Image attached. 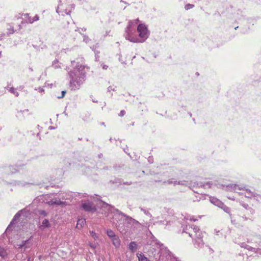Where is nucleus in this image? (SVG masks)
Returning <instances> with one entry per match:
<instances>
[{
    "label": "nucleus",
    "mask_w": 261,
    "mask_h": 261,
    "mask_svg": "<svg viewBox=\"0 0 261 261\" xmlns=\"http://www.w3.org/2000/svg\"><path fill=\"white\" fill-rule=\"evenodd\" d=\"M107 234L110 239L114 238L115 236H116L115 232L111 229H108L107 230Z\"/></svg>",
    "instance_id": "nucleus-29"
},
{
    "label": "nucleus",
    "mask_w": 261,
    "mask_h": 261,
    "mask_svg": "<svg viewBox=\"0 0 261 261\" xmlns=\"http://www.w3.org/2000/svg\"><path fill=\"white\" fill-rule=\"evenodd\" d=\"M254 199L256 200L258 202L261 203V195L256 193Z\"/></svg>",
    "instance_id": "nucleus-34"
},
{
    "label": "nucleus",
    "mask_w": 261,
    "mask_h": 261,
    "mask_svg": "<svg viewBox=\"0 0 261 261\" xmlns=\"http://www.w3.org/2000/svg\"><path fill=\"white\" fill-rule=\"evenodd\" d=\"M50 227V224L49 223V221L46 219H45L42 221V224L40 226L41 229H44V228H49Z\"/></svg>",
    "instance_id": "nucleus-21"
},
{
    "label": "nucleus",
    "mask_w": 261,
    "mask_h": 261,
    "mask_svg": "<svg viewBox=\"0 0 261 261\" xmlns=\"http://www.w3.org/2000/svg\"><path fill=\"white\" fill-rule=\"evenodd\" d=\"M238 28V27H236V28H235V29L236 30Z\"/></svg>",
    "instance_id": "nucleus-64"
},
{
    "label": "nucleus",
    "mask_w": 261,
    "mask_h": 261,
    "mask_svg": "<svg viewBox=\"0 0 261 261\" xmlns=\"http://www.w3.org/2000/svg\"><path fill=\"white\" fill-rule=\"evenodd\" d=\"M90 246L92 248H94V246L93 245H90Z\"/></svg>",
    "instance_id": "nucleus-61"
},
{
    "label": "nucleus",
    "mask_w": 261,
    "mask_h": 261,
    "mask_svg": "<svg viewBox=\"0 0 261 261\" xmlns=\"http://www.w3.org/2000/svg\"><path fill=\"white\" fill-rule=\"evenodd\" d=\"M219 207L223 209L224 210V211L227 213L229 214L230 212V208L228 207V206H226L225 205H224L223 203V206H219Z\"/></svg>",
    "instance_id": "nucleus-31"
},
{
    "label": "nucleus",
    "mask_w": 261,
    "mask_h": 261,
    "mask_svg": "<svg viewBox=\"0 0 261 261\" xmlns=\"http://www.w3.org/2000/svg\"><path fill=\"white\" fill-rule=\"evenodd\" d=\"M24 16L25 18H27V21L28 22V18H29V17H30L29 16V14L28 13H25L24 14Z\"/></svg>",
    "instance_id": "nucleus-45"
},
{
    "label": "nucleus",
    "mask_w": 261,
    "mask_h": 261,
    "mask_svg": "<svg viewBox=\"0 0 261 261\" xmlns=\"http://www.w3.org/2000/svg\"><path fill=\"white\" fill-rule=\"evenodd\" d=\"M36 90H38L40 93H43L44 92V90L42 87H39L38 89L36 88Z\"/></svg>",
    "instance_id": "nucleus-42"
},
{
    "label": "nucleus",
    "mask_w": 261,
    "mask_h": 261,
    "mask_svg": "<svg viewBox=\"0 0 261 261\" xmlns=\"http://www.w3.org/2000/svg\"><path fill=\"white\" fill-rule=\"evenodd\" d=\"M241 204H242V206L243 207H244L245 209L249 210L251 214H253L254 213V211L251 207H250L248 205V204H247L246 203H242Z\"/></svg>",
    "instance_id": "nucleus-30"
},
{
    "label": "nucleus",
    "mask_w": 261,
    "mask_h": 261,
    "mask_svg": "<svg viewBox=\"0 0 261 261\" xmlns=\"http://www.w3.org/2000/svg\"><path fill=\"white\" fill-rule=\"evenodd\" d=\"M210 201L212 203L218 207L223 206V202L216 197H210Z\"/></svg>",
    "instance_id": "nucleus-17"
},
{
    "label": "nucleus",
    "mask_w": 261,
    "mask_h": 261,
    "mask_svg": "<svg viewBox=\"0 0 261 261\" xmlns=\"http://www.w3.org/2000/svg\"><path fill=\"white\" fill-rule=\"evenodd\" d=\"M223 189L227 191H233L239 193L240 195H244L247 198H254L256 193L245 187H242L237 184H229L224 186Z\"/></svg>",
    "instance_id": "nucleus-3"
},
{
    "label": "nucleus",
    "mask_w": 261,
    "mask_h": 261,
    "mask_svg": "<svg viewBox=\"0 0 261 261\" xmlns=\"http://www.w3.org/2000/svg\"><path fill=\"white\" fill-rule=\"evenodd\" d=\"M83 41L86 43H88L90 41V39L87 36L85 35H83Z\"/></svg>",
    "instance_id": "nucleus-37"
},
{
    "label": "nucleus",
    "mask_w": 261,
    "mask_h": 261,
    "mask_svg": "<svg viewBox=\"0 0 261 261\" xmlns=\"http://www.w3.org/2000/svg\"><path fill=\"white\" fill-rule=\"evenodd\" d=\"M240 246L242 248H245V249H246L247 250H248L249 251H253L254 252H257V250H258L257 249H256V248H253V247H252L247 245L245 243H241L240 244Z\"/></svg>",
    "instance_id": "nucleus-18"
},
{
    "label": "nucleus",
    "mask_w": 261,
    "mask_h": 261,
    "mask_svg": "<svg viewBox=\"0 0 261 261\" xmlns=\"http://www.w3.org/2000/svg\"><path fill=\"white\" fill-rule=\"evenodd\" d=\"M119 222L122 224H123V222L127 223L128 224L130 225V227L133 229V230H140L142 226V224L138 221L122 212L120 215ZM123 225H124V224Z\"/></svg>",
    "instance_id": "nucleus-6"
},
{
    "label": "nucleus",
    "mask_w": 261,
    "mask_h": 261,
    "mask_svg": "<svg viewBox=\"0 0 261 261\" xmlns=\"http://www.w3.org/2000/svg\"><path fill=\"white\" fill-rule=\"evenodd\" d=\"M193 187L198 188H203L204 189L210 188L211 187L210 184L208 182H194L193 183Z\"/></svg>",
    "instance_id": "nucleus-14"
},
{
    "label": "nucleus",
    "mask_w": 261,
    "mask_h": 261,
    "mask_svg": "<svg viewBox=\"0 0 261 261\" xmlns=\"http://www.w3.org/2000/svg\"><path fill=\"white\" fill-rule=\"evenodd\" d=\"M81 207L84 211L87 212L95 213L97 211L95 204L89 200H82L81 201Z\"/></svg>",
    "instance_id": "nucleus-9"
},
{
    "label": "nucleus",
    "mask_w": 261,
    "mask_h": 261,
    "mask_svg": "<svg viewBox=\"0 0 261 261\" xmlns=\"http://www.w3.org/2000/svg\"><path fill=\"white\" fill-rule=\"evenodd\" d=\"M72 69L67 67V76L69 80V86L72 90L80 89L81 85L84 84L86 78V73L89 68L75 61H71Z\"/></svg>",
    "instance_id": "nucleus-1"
},
{
    "label": "nucleus",
    "mask_w": 261,
    "mask_h": 261,
    "mask_svg": "<svg viewBox=\"0 0 261 261\" xmlns=\"http://www.w3.org/2000/svg\"><path fill=\"white\" fill-rule=\"evenodd\" d=\"M131 21L133 22V24H132V26H133L134 25V23L137 24L138 23V22L139 21V19H137L134 20V21Z\"/></svg>",
    "instance_id": "nucleus-48"
},
{
    "label": "nucleus",
    "mask_w": 261,
    "mask_h": 261,
    "mask_svg": "<svg viewBox=\"0 0 261 261\" xmlns=\"http://www.w3.org/2000/svg\"><path fill=\"white\" fill-rule=\"evenodd\" d=\"M133 22L129 21L128 26L125 29L124 36L126 40L130 42H134L131 39L132 38H139L136 34V28L132 27Z\"/></svg>",
    "instance_id": "nucleus-8"
},
{
    "label": "nucleus",
    "mask_w": 261,
    "mask_h": 261,
    "mask_svg": "<svg viewBox=\"0 0 261 261\" xmlns=\"http://www.w3.org/2000/svg\"><path fill=\"white\" fill-rule=\"evenodd\" d=\"M59 4L58 5V7L56 9V12L59 15H64V14L69 15L71 12L70 10H68L67 8H65L64 6V4L62 3L61 0L59 1Z\"/></svg>",
    "instance_id": "nucleus-10"
},
{
    "label": "nucleus",
    "mask_w": 261,
    "mask_h": 261,
    "mask_svg": "<svg viewBox=\"0 0 261 261\" xmlns=\"http://www.w3.org/2000/svg\"><path fill=\"white\" fill-rule=\"evenodd\" d=\"M108 91L110 92L111 91H114V88H113L112 86H109L108 88Z\"/></svg>",
    "instance_id": "nucleus-47"
},
{
    "label": "nucleus",
    "mask_w": 261,
    "mask_h": 261,
    "mask_svg": "<svg viewBox=\"0 0 261 261\" xmlns=\"http://www.w3.org/2000/svg\"><path fill=\"white\" fill-rule=\"evenodd\" d=\"M125 111L124 110H121L119 114V116L120 117H122L125 115Z\"/></svg>",
    "instance_id": "nucleus-43"
},
{
    "label": "nucleus",
    "mask_w": 261,
    "mask_h": 261,
    "mask_svg": "<svg viewBox=\"0 0 261 261\" xmlns=\"http://www.w3.org/2000/svg\"><path fill=\"white\" fill-rule=\"evenodd\" d=\"M140 209L142 212H143L144 213V214L145 215H146L150 217H152L151 214L150 213V212L148 211L145 210V208H144L143 207H140Z\"/></svg>",
    "instance_id": "nucleus-32"
},
{
    "label": "nucleus",
    "mask_w": 261,
    "mask_h": 261,
    "mask_svg": "<svg viewBox=\"0 0 261 261\" xmlns=\"http://www.w3.org/2000/svg\"><path fill=\"white\" fill-rule=\"evenodd\" d=\"M72 198L71 192H65L59 194V199L62 201L64 200H69Z\"/></svg>",
    "instance_id": "nucleus-15"
},
{
    "label": "nucleus",
    "mask_w": 261,
    "mask_h": 261,
    "mask_svg": "<svg viewBox=\"0 0 261 261\" xmlns=\"http://www.w3.org/2000/svg\"><path fill=\"white\" fill-rule=\"evenodd\" d=\"M86 220L85 219H80L77 220L76 228L78 229H80L83 227V226L85 224Z\"/></svg>",
    "instance_id": "nucleus-24"
},
{
    "label": "nucleus",
    "mask_w": 261,
    "mask_h": 261,
    "mask_svg": "<svg viewBox=\"0 0 261 261\" xmlns=\"http://www.w3.org/2000/svg\"><path fill=\"white\" fill-rule=\"evenodd\" d=\"M25 244H29V240L22 241L20 244H17V246L19 249H24Z\"/></svg>",
    "instance_id": "nucleus-26"
},
{
    "label": "nucleus",
    "mask_w": 261,
    "mask_h": 261,
    "mask_svg": "<svg viewBox=\"0 0 261 261\" xmlns=\"http://www.w3.org/2000/svg\"><path fill=\"white\" fill-rule=\"evenodd\" d=\"M39 20V16L38 15H36L34 17H29L28 22L30 23H33L34 22Z\"/></svg>",
    "instance_id": "nucleus-25"
},
{
    "label": "nucleus",
    "mask_w": 261,
    "mask_h": 261,
    "mask_svg": "<svg viewBox=\"0 0 261 261\" xmlns=\"http://www.w3.org/2000/svg\"><path fill=\"white\" fill-rule=\"evenodd\" d=\"M8 255V252L4 247L0 246V256L4 259L7 258Z\"/></svg>",
    "instance_id": "nucleus-20"
},
{
    "label": "nucleus",
    "mask_w": 261,
    "mask_h": 261,
    "mask_svg": "<svg viewBox=\"0 0 261 261\" xmlns=\"http://www.w3.org/2000/svg\"><path fill=\"white\" fill-rule=\"evenodd\" d=\"M53 66L55 68H60V66L59 65V61L58 60H55L53 62V64H52Z\"/></svg>",
    "instance_id": "nucleus-33"
},
{
    "label": "nucleus",
    "mask_w": 261,
    "mask_h": 261,
    "mask_svg": "<svg viewBox=\"0 0 261 261\" xmlns=\"http://www.w3.org/2000/svg\"><path fill=\"white\" fill-rule=\"evenodd\" d=\"M137 31L139 33V38H132L134 43L144 42L149 37V32L147 26L144 24H139L137 27Z\"/></svg>",
    "instance_id": "nucleus-5"
},
{
    "label": "nucleus",
    "mask_w": 261,
    "mask_h": 261,
    "mask_svg": "<svg viewBox=\"0 0 261 261\" xmlns=\"http://www.w3.org/2000/svg\"><path fill=\"white\" fill-rule=\"evenodd\" d=\"M66 93V91H62V93H61V96H58L57 97L58 98H62L63 97H64V96H65V94Z\"/></svg>",
    "instance_id": "nucleus-41"
},
{
    "label": "nucleus",
    "mask_w": 261,
    "mask_h": 261,
    "mask_svg": "<svg viewBox=\"0 0 261 261\" xmlns=\"http://www.w3.org/2000/svg\"><path fill=\"white\" fill-rule=\"evenodd\" d=\"M189 220L190 221H196V219H194L193 218H191L190 217V218L189 219Z\"/></svg>",
    "instance_id": "nucleus-53"
},
{
    "label": "nucleus",
    "mask_w": 261,
    "mask_h": 261,
    "mask_svg": "<svg viewBox=\"0 0 261 261\" xmlns=\"http://www.w3.org/2000/svg\"><path fill=\"white\" fill-rule=\"evenodd\" d=\"M101 125H105V123L104 122H102V123H101Z\"/></svg>",
    "instance_id": "nucleus-62"
},
{
    "label": "nucleus",
    "mask_w": 261,
    "mask_h": 261,
    "mask_svg": "<svg viewBox=\"0 0 261 261\" xmlns=\"http://www.w3.org/2000/svg\"><path fill=\"white\" fill-rule=\"evenodd\" d=\"M185 181H177L176 180H174L173 178L169 179L166 181H164V184H174V185H185Z\"/></svg>",
    "instance_id": "nucleus-16"
},
{
    "label": "nucleus",
    "mask_w": 261,
    "mask_h": 261,
    "mask_svg": "<svg viewBox=\"0 0 261 261\" xmlns=\"http://www.w3.org/2000/svg\"><path fill=\"white\" fill-rule=\"evenodd\" d=\"M30 247V244H25V245L24 246V251L26 249H28Z\"/></svg>",
    "instance_id": "nucleus-46"
},
{
    "label": "nucleus",
    "mask_w": 261,
    "mask_h": 261,
    "mask_svg": "<svg viewBox=\"0 0 261 261\" xmlns=\"http://www.w3.org/2000/svg\"><path fill=\"white\" fill-rule=\"evenodd\" d=\"M132 182H124L123 184L124 185H130L132 184Z\"/></svg>",
    "instance_id": "nucleus-50"
},
{
    "label": "nucleus",
    "mask_w": 261,
    "mask_h": 261,
    "mask_svg": "<svg viewBox=\"0 0 261 261\" xmlns=\"http://www.w3.org/2000/svg\"><path fill=\"white\" fill-rule=\"evenodd\" d=\"M21 211H19L18 213H17L14 216L12 221L11 222L9 225L8 226L6 232H8L9 231H11L12 230V228L13 227V225L15 224L16 221L19 219V218L20 216V213Z\"/></svg>",
    "instance_id": "nucleus-13"
},
{
    "label": "nucleus",
    "mask_w": 261,
    "mask_h": 261,
    "mask_svg": "<svg viewBox=\"0 0 261 261\" xmlns=\"http://www.w3.org/2000/svg\"><path fill=\"white\" fill-rule=\"evenodd\" d=\"M148 161L149 163L151 164L153 163V158L152 157H151V156H149L148 159Z\"/></svg>",
    "instance_id": "nucleus-44"
},
{
    "label": "nucleus",
    "mask_w": 261,
    "mask_h": 261,
    "mask_svg": "<svg viewBox=\"0 0 261 261\" xmlns=\"http://www.w3.org/2000/svg\"><path fill=\"white\" fill-rule=\"evenodd\" d=\"M188 114H189V116H190V117H191V116H192V113H191L189 112V113H188Z\"/></svg>",
    "instance_id": "nucleus-56"
},
{
    "label": "nucleus",
    "mask_w": 261,
    "mask_h": 261,
    "mask_svg": "<svg viewBox=\"0 0 261 261\" xmlns=\"http://www.w3.org/2000/svg\"><path fill=\"white\" fill-rule=\"evenodd\" d=\"M98 207L100 208L99 213L106 217H109L121 233H123L125 231L124 226H123L122 223L119 222L122 213L121 211L116 208L114 206L102 201H100L98 205Z\"/></svg>",
    "instance_id": "nucleus-2"
},
{
    "label": "nucleus",
    "mask_w": 261,
    "mask_h": 261,
    "mask_svg": "<svg viewBox=\"0 0 261 261\" xmlns=\"http://www.w3.org/2000/svg\"><path fill=\"white\" fill-rule=\"evenodd\" d=\"M8 32L7 33L8 35L12 34L14 32L13 27H10V28H8Z\"/></svg>",
    "instance_id": "nucleus-39"
},
{
    "label": "nucleus",
    "mask_w": 261,
    "mask_h": 261,
    "mask_svg": "<svg viewBox=\"0 0 261 261\" xmlns=\"http://www.w3.org/2000/svg\"><path fill=\"white\" fill-rule=\"evenodd\" d=\"M55 127H54V126H50L49 127V129H55Z\"/></svg>",
    "instance_id": "nucleus-52"
},
{
    "label": "nucleus",
    "mask_w": 261,
    "mask_h": 261,
    "mask_svg": "<svg viewBox=\"0 0 261 261\" xmlns=\"http://www.w3.org/2000/svg\"><path fill=\"white\" fill-rule=\"evenodd\" d=\"M139 108L142 111H143L144 110L143 109H142L139 106Z\"/></svg>",
    "instance_id": "nucleus-58"
},
{
    "label": "nucleus",
    "mask_w": 261,
    "mask_h": 261,
    "mask_svg": "<svg viewBox=\"0 0 261 261\" xmlns=\"http://www.w3.org/2000/svg\"><path fill=\"white\" fill-rule=\"evenodd\" d=\"M38 214L40 215V216H43V217H45L47 215V213L45 211H43V210L39 211Z\"/></svg>",
    "instance_id": "nucleus-36"
},
{
    "label": "nucleus",
    "mask_w": 261,
    "mask_h": 261,
    "mask_svg": "<svg viewBox=\"0 0 261 261\" xmlns=\"http://www.w3.org/2000/svg\"><path fill=\"white\" fill-rule=\"evenodd\" d=\"M102 68L103 69H107V68H108V66L106 65H104L103 66Z\"/></svg>",
    "instance_id": "nucleus-51"
},
{
    "label": "nucleus",
    "mask_w": 261,
    "mask_h": 261,
    "mask_svg": "<svg viewBox=\"0 0 261 261\" xmlns=\"http://www.w3.org/2000/svg\"><path fill=\"white\" fill-rule=\"evenodd\" d=\"M20 165H16L15 166H9L8 167H6L4 168L5 172L6 174H12L16 172L18 169V168L20 167Z\"/></svg>",
    "instance_id": "nucleus-11"
},
{
    "label": "nucleus",
    "mask_w": 261,
    "mask_h": 261,
    "mask_svg": "<svg viewBox=\"0 0 261 261\" xmlns=\"http://www.w3.org/2000/svg\"><path fill=\"white\" fill-rule=\"evenodd\" d=\"M91 48H92V50H94V47H91Z\"/></svg>",
    "instance_id": "nucleus-63"
},
{
    "label": "nucleus",
    "mask_w": 261,
    "mask_h": 261,
    "mask_svg": "<svg viewBox=\"0 0 261 261\" xmlns=\"http://www.w3.org/2000/svg\"><path fill=\"white\" fill-rule=\"evenodd\" d=\"M86 29L85 28H83V29H82V30H83V31H86Z\"/></svg>",
    "instance_id": "nucleus-59"
},
{
    "label": "nucleus",
    "mask_w": 261,
    "mask_h": 261,
    "mask_svg": "<svg viewBox=\"0 0 261 261\" xmlns=\"http://www.w3.org/2000/svg\"><path fill=\"white\" fill-rule=\"evenodd\" d=\"M194 6V5L188 4L185 5V8L186 10H188L189 9L193 8Z\"/></svg>",
    "instance_id": "nucleus-38"
},
{
    "label": "nucleus",
    "mask_w": 261,
    "mask_h": 261,
    "mask_svg": "<svg viewBox=\"0 0 261 261\" xmlns=\"http://www.w3.org/2000/svg\"><path fill=\"white\" fill-rule=\"evenodd\" d=\"M93 102H97V100H95V99H92Z\"/></svg>",
    "instance_id": "nucleus-55"
},
{
    "label": "nucleus",
    "mask_w": 261,
    "mask_h": 261,
    "mask_svg": "<svg viewBox=\"0 0 261 261\" xmlns=\"http://www.w3.org/2000/svg\"><path fill=\"white\" fill-rule=\"evenodd\" d=\"M8 90L11 93H13L15 96L17 97L19 96V93L16 91V90L13 88L11 87L9 88H7Z\"/></svg>",
    "instance_id": "nucleus-28"
},
{
    "label": "nucleus",
    "mask_w": 261,
    "mask_h": 261,
    "mask_svg": "<svg viewBox=\"0 0 261 261\" xmlns=\"http://www.w3.org/2000/svg\"><path fill=\"white\" fill-rule=\"evenodd\" d=\"M111 239L113 244L115 246V247L118 248L120 246V240L118 236H115L114 238H112Z\"/></svg>",
    "instance_id": "nucleus-19"
},
{
    "label": "nucleus",
    "mask_w": 261,
    "mask_h": 261,
    "mask_svg": "<svg viewBox=\"0 0 261 261\" xmlns=\"http://www.w3.org/2000/svg\"><path fill=\"white\" fill-rule=\"evenodd\" d=\"M164 222H165V221H163V222H162V221H160V222H159L158 223H163V224H164Z\"/></svg>",
    "instance_id": "nucleus-54"
},
{
    "label": "nucleus",
    "mask_w": 261,
    "mask_h": 261,
    "mask_svg": "<svg viewBox=\"0 0 261 261\" xmlns=\"http://www.w3.org/2000/svg\"><path fill=\"white\" fill-rule=\"evenodd\" d=\"M90 234L91 235V236L94 239V240H97L98 239V236L96 234V233L93 231H90Z\"/></svg>",
    "instance_id": "nucleus-35"
},
{
    "label": "nucleus",
    "mask_w": 261,
    "mask_h": 261,
    "mask_svg": "<svg viewBox=\"0 0 261 261\" xmlns=\"http://www.w3.org/2000/svg\"><path fill=\"white\" fill-rule=\"evenodd\" d=\"M183 232L188 233L193 240L202 239L204 234L197 226L191 225H187L184 228Z\"/></svg>",
    "instance_id": "nucleus-7"
},
{
    "label": "nucleus",
    "mask_w": 261,
    "mask_h": 261,
    "mask_svg": "<svg viewBox=\"0 0 261 261\" xmlns=\"http://www.w3.org/2000/svg\"><path fill=\"white\" fill-rule=\"evenodd\" d=\"M257 249H258L257 250V252H255L256 253H258L259 254H261V249H259L258 248H257Z\"/></svg>",
    "instance_id": "nucleus-49"
},
{
    "label": "nucleus",
    "mask_w": 261,
    "mask_h": 261,
    "mask_svg": "<svg viewBox=\"0 0 261 261\" xmlns=\"http://www.w3.org/2000/svg\"><path fill=\"white\" fill-rule=\"evenodd\" d=\"M137 246L136 242H131L129 244L128 248L132 252H134L137 250Z\"/></svg>",
    "instance_id": "nucleus-23"
},
{
    "label": "nucleus",
    "mask_w": 261,
    "mask_h": 261,
    "mask_svg": "<svg viewBox=\"0 0 261 261\" xmlns=\"http://www.w3.org/2000/svg\"><path fill=\"white\" fill-rule=\"evenodd\" d=\"M137 256L138 257L139 261H150L144 254L141 253L137 254Z\"/></svg>",
    "instance_id": "nucleus-27"
},
{
    "label": "nucleus",
    "mask_w": 261,
    "mask_h": 261,
    "mask_svg": "<svg viewBox=\"0 0 261 261\" xmlns=\"http://www.w3.org/2000/svg\"><path fill=\"white\" fill-rule=\"evenodd\" d=\"M194 244L196 247L201 248L204 245L202 239L194 240Z\"/></svg>",
    "instance_id": "nucleus-22"
},
{
    "label": "nucleus",
    "mask_w": 261,
    "mask_h": 261,
    "mask_svg": "<svg viewBox=\"0 0 261 261\" xmlns=\"http://www.w3.org/2000/svg\"><path fill=\"white\" fill-rule=\"evenodd\" d=\"M228 199H233V198H231L230 197H228Z\"/></svg>",
    "instance_id": "nucleus-60"
},
{
    "label": "nucleus",
    "mask_w": 261,
    "mask_h": 261,
    "mask_svg": "<svg viewBox=\"0 0 261 261\" xmlns=\"http://www.w3.org/2000/svg\"><path fill=\"white\" fill-rule=\"evenodd\" d=\"M47 203L50 205H56L63 206L66 204L65 201H62L60 199H58L57 198L48 200Z\"/></svg>",
    "instance_id": "nucleus-12"
},
{
    "label": "nucleus",
    "mask_w": 261,
    "mask_h": 261,
    "mask_svg": "<svg viewBox=\"0 0 261 261\" xmlns=\"http://www.w3.org/2000/svg\"><path fill=\"white\" fill-rule=\"evenodd\" d=\"M29 112V110L28 109H25L24 110H21L20 112H19L18 113H21L22 115H26L27 114H28Z\"/></svg>",
    "instance_id": "nucleus-40"
},
{
    "label": "nucleus",
    "mask_w": 261,
    "mask_h": 261,
    "mask_svg": "<svg viewBox=\"0 0 261 261\" xmlns=\"http://www.w3.org/2000/svg\"><path fill=\"white\" fill-rule=\"evenodd\" d=\"M120 2L124 3L126 4V2L123 1L122 0H120Z\"/></svg>",
    "instance_id": "nucleus-57"
},
{
    "label": "nucleus",
    "mask_w": 261,
    "mask_h": 261,
    "mask_svg": "<svg viewBox=\"0 0 261 261\" xmlns=\"http://www.w3.org/2000/svg\"><path fill=\"white\" fill-rule=\"evenodd\" d=\"M150 246L151 248L149 252L152 254L155 259H160L163 252H165L166 253H168L169 250H167L163 244L160 243L153 236L151 237Z\"/></svg>",
    "instance_id": "nucleus-4"
}]
</instances>
